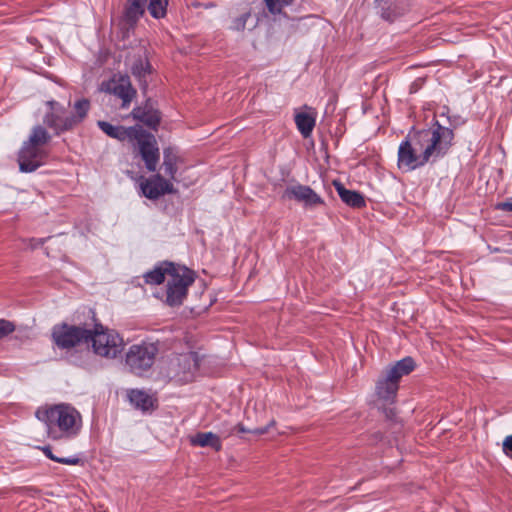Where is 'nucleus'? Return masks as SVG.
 Wrapping results in <instances>:
<instances>
[{
  "label": "nucleus",
  "mask_w": 512,
  "mask_h": 512,
  "mask_svg": "<svg viewBox=\"0 0 512 512\" xmlns=\"http://www.w3.org/2000/svg\"><path fill=\"white\" fill-rule=\"evenodd\" d=\"M102 89L120 98L122 100V108H127L136 96V90L133 88L127 75L114 76L107 83H103Z\"/></svg>",
  "instance_id": "obj_11"
},
{
  "label": "nucleus",
  "mask_w": 512,
  "mask_h": 512,
  "mask_svg": "<svg viewBox=\"0 0 512 512\" xmlns=\"http://www.w3.org/2000/svg\"><path fill=\"white\" fill-rule=\"evenodd\" d=\"M134 119L142 122L147 127L156 130L161 121V114L147 102L143 107H136L132 111Z\"/></svg>",
  "instance_id": "obj_17"
},
{
  "label": "nucleus",
  "mask_w": 512,
  "mask_h": 512,
  "mask_svg": "<svg viewBox=\"0 0 512 512\" xmlns=\"http://www.w3.org/2000/svg\"><path fill=\"white\" fill-rule=\"evenodd\" d=\"M159 353L158 344L142 341L131 345L125 355V365L136 376H143L151 370Z\"/></svg>",
  "instance_id": "obj_8"
},
{
  "label": "nucleus",
  "mask_w": 512,
  "mask_h": 512,
  "mask_svg": "<svg viewBox=\"0 0 512 512\" xmlns=\"http://www.w3.org/2000/svg\"><path fill=\"white\" fill-rule=\"evenodd\" d=\"M86 347L101 358L115 359L124 349V340L117 331L99 322L94 314Z\"/></svg>",
  "instance_id": "obj_4"
},
{
  "label": "nucleus",
  "mask_w": 512,
  "mask_h": 512,
  "mask_svg": "<svg viewBox=\"0 0 512 512\" xmlns=\"http://www.w3.org/2000/svg\"><path fill=\"white\" fill-rule=\"evenodd\" d=\"M128 399L135 408L142 411H147L153 407L152 397L142 390L131 389L128 392Z\"/></svg>",
  "instance_id": "obj_23"
},
{
  "label": "nucleus",
  "mask_w": 512,
  "mask_h": 512,
  "mask_svg": "<svg viewBox=\"0 0 512 512\" xmlns=\"http://www.w3.org/2000/svg\"><path fill=\"white\" fill-rule=\"evenodd\" d=\"M413 90H416V87L411 86L410 92H413Z\"/></svg>",
  "instance_id": "obj_38"
},
{
  "label": "nucleus",
  "mask_w": 512,
  "mask_h": 512,
  "mask_svg": "<svg viewBox=\"0 0 512 512\" xmlns=\"http://www.w3.org/2000/svg\"><path fill=\"white\" fill-rule=\"evenodd\" d=\"M250 15V12H245L240 17L235 18L233 20L231 28L237 31L243 30L245 28L246 21L250 17Z\"/></svg>",
  "instance_id": "obj_31"
},
{
  "label": "nucleus",
  "mask_w": 512,
  "mask_h": 512,
  "mask_svg": "<svg viewBox=\"0 0 512 512\" xmlns=\"http://www.w3.org/2000/svg\"><path fill=\"white\" fill-rule=\"evenodd\" d=\"M171 366L175 372V376H180V374L185 375L186 373H191L193 370L197 369L196 354L185 353L176 355L171 360Z\"/></svg>",
  "instance_id": "obj_18"
},
{
  "label": "nucleus",
  "mask_w": 512,
  "mask_h": 512,
  "mask_svg": "<svg viewBox=\"0 0 512 512\" xmlns=\"http://www.w3.org/2000/svg\"><path fill=\"white\" fill-rule=\"evenodd\" d=\"M15 330V325L5 319H0V339L11 334Z\"/></svg>",
  "instance_id": "obj_30"
},
{
  "label": "nucleus",
  "mask_w": 512,
  "mask_h": 512,
  "mask_svg": "<svg viewBox=\"0 0 512 512\" xmlns=\"http://www.w3.org/2000/svg\"><path fill=\"white\" fill-rule=\"evenodd\" d=\"M147 9L150 15L155 19H162L167 14L169 0H147Z\"/></svg>",
  "instance_id": "obj_26"
},
{
  "label": "nucleus",
  "mask_w": 512,
  "mask_h": 512,
  "mask_svg": "<svg viewBox=\"0 0 512 512\" xmlns=\"http://www.w3.org/2000/svg\"><path fill=\"white\" fill-rule=\"evenodd\" d=\"M178 160L179 158L172 148L169 147L164 149L162 168L164 170V174L172 180L175 179V175L178 170Z\"/></svg>",
  "instance_id": "obj_24"
},
{
  "label": "nucleus",
  "mask_w": 512,
  "mask_h": 512,
  "mask_svg": "<svg viewBox=\"0 0 512 512\" xmlns=\"http://www.w3.org/2000/svg\"><path fill=\"white\" fill-rule=\"evenodd\" d=\"M499 208L503 211L512 212V202L500 203Z\"/></svg>",
  "instance_id": "obj_35"
},
{
  "label": "nucleus",
  "mask_w": 512,
  "mask_h": 512,
  "mask_svg": "<svg viewBox=\"0 0 512 512\" xmlns=\"http://www.w3.org/2000/svg\"><path fill=\"white\" fill-rule=\"evenodd\" d=\"M190 444L198 447H211L215 451L222 449V443L218 435L212 432H198L189 437Z\"/></svg>",
  "instance_id": "obj_20"
},
{
  "label": "nucleus",
  "mask_w": 512,
  "mask_h": 512,
  "mask_svg": "<svg viewBox=\"0 0 512 512\" xmlns=\"http://www.w3.org/2000/svg\"><path fill=\"white\" fill-rule=\"evenodd\" d=\"M335 189L340 199L352 208H363L366 206L363 195L354 190L346 189L340 182H334Z\"/></svg>",
  "instance_id": "obj_19"
},
{
  "label": "nucleus",
  "mask_w": 512,
  "mask_h": 512,
  "mask_svg": "<svg viewBox=\"0 0 512 512\" xmlns=\"http://www.w3.org/2000/svg\"><path fill=\"white\" fill-rule=\"evenodd\" d=\"M414 135L411 139L403 140L398 148V167L405 171H413L418 167L424 166L427 161L423 159L424 154L417 153V147Z\"/></svg>",
  "instance_id": "obj_10"
},
{
  "label": "nucleus",
  "mask_w": 512,
  "mask_h": 512,
  "mask_svg": "<svg viewBox=\"0 0 512 512\" xmlns=\"http://www.w3.org/2000/svg\"><path fill=\"white\" fill-rule=\"evenodd\" d=\"M140 189L142 195L150 200H157L165 194L175 192L171 181L165 179L160 174H155L149 178L143 179L140 182Z\"/></svg>",
  "instance_id": "obj_12"
},
{
  "label": "nucleus",
  "mask_w": 512,
  "mask_h": 512,
  "mask_svg": "<svg viewBox=\"0 0 512 512\" xmlns=\"http://www.w3.org/2000/svg\"><path fill=\"white\" fill-rule=\"evenodd\" d=\"M146 3H147V0H140L141 10L139 13H136V22L144 15Z\"/></svg>",
  "instance_id": "obj_34"
},
{
  "label": "nucleus",
  "mask_w": 512,
  "mask_h": 512,
  "mask_svg": "<svg viewBox=\"0 0 512 512\" xmlns=\"http://www.w3.org/2000/svg\"><path fill=\"white\" fill-rule=\"evenodd\" d=\"M51 139V134L44 126L36 125L31 129L28 139L22 143L17 156L21 172H34L47 162L49 157L47 145Z\"/></svg>",
  "instance_id": "obj_2"
},
{
  "label": "nucleus",
  "mask_w": 512,
  "mask_h": 512,
  "mask_svg": "<svg viewBox=\"0 0 512 512\" xmlns=\"http://www.w3.org/2000/svg\"><path fill=\"white\" fill-rule=\"evenodd\" d=\"M133 141L137 142L138 152L144 161L146 169L149 172H155L160 159L159 147L155 136L140 127Z\"/></svg>",
  "instance_id": "obj_9"
},
{
  "label": "nucleus",
  "mask_w": 512,
  "mask_h": 512,
  "mask_svg": "<svg viewBox=\"0 0 512 512\" xmlns=\"http://www.w3.org/2000/svg\"><path fill=\"white\" fill-rule=\"evenodd\" d=\"M169 266L171 272L166 280L164 302L170 307H176L183 304L196 275L193 270L185 266L178 264Z\"/></svg>",
  "instance_id": "obj_6"
},
{
  "label": "nucleus",
  "mask_w": 512,
  "mask_h": 512,
  "mask_svg": "<svg viewBox=\"0 0 512 512\" xmlns=\"http://www.w3.org/2000/svg\"><path fill=\"white\" fill-rule=\"evenodd\" d=\"M44 454L50 460H53L57 463L66 464V465H77L80 462V459L76 456L74 457H57L52 453V450L49 446L42 448Z\"/></svg>",
  "instance_id": "obj_29"
},
{
  "label": "nucleus",
  "mask_w": 512,
  "mask_h": 512,
  "mask_svg": "<svg viewBox=\"0 0 512 512\" xmlns=\"http://www.w3.org/2000/svg\"><path fill=\"white\" fill-rule=\"evenodd\" d=\"M141 10L140 0H127L124 7V19L129 24L136 23V13Z\"/></svg>",
  "instance_id": "obj_27"
},
{
  "label": "nucleus",
  "mask_w": 512,
  "mask_h": 512,
  "mask_svg": "<svg viewBox=\"0 0 512 512\" xmlns=\"http://www.w3.org/2000/svg\"><path fill=\"white\" fill-rule=\"evenodd\" d=\"M48 108L43 117V123L54 131L56 135L73 130L86 118L90 102L88 99H80L74 103V112H68L67 108L58 101L48 100Z\"/></svg>",
  "instance_id": "obj_3"
},
{
  "label": "nucleus",
  "mask_w": 512,
  "mask_h": 512,
  "mask_svg": "<svg viewBox=\"0 0 512 512\" xmlns=\"http://www.w3.org/2000/svg\"><path fill=\"white\" fill-rule=\"evenodd\" d=\"M399 383L389 377L386 372L376 382V395L384 403H393L397 396Z\"/></svg>",
  "instance_id": "obj_15"
},
{
  "label": "nucleus",
  "mask_w": 512,
  "mask_h": 512,
  "mask_svg": "<svg viewBox=\"0 0 512 512\" xmlns=\"http://www.w3.org/2000/svg\"><path fill=\"white\" fill-rule=\"evenodd\" d=\"M45 241H46L45 238H40V239L32 238L29 240L30 246L32 249H35L36 247L43 245L45 243Z\"/></svg>",
  "instance_id": "obj_33"
},
{
  "label": "nucleus",
  "mask_w": 512,
  "mask_h": 512,
  "mask_svg": "<svg viewBox=\"0 0 512 512\" xmlns=\"http://www.w3.org/2000/svg\"><path fill=\"white\" fill-rule=\"evenodd\" d=\"M90 325L59 323L52 327L51 339L60 350L70 351L81 345H86L90 337Z\"/></svg>",
  "instance_id": "obj_7"
},
{
  "label": "nucleus",
  "mask_w": 512,
  "mask_h": 512,
  "mask_svg": "<svg viewBox=\"0 0 512 512\" xmlns=\"http://www.w3.org/2000/svg\"><path fill=\"white\" fill-rule=\"evenodd\" d=\"M97 125L106 135L119 141H133V138L136 137V133L140 129V126L126 128L123 126L112 125L106 121H98Z\"/></svg>",
  "instance_id": "obj_16"
},
{
  "label": "nucleus",
  "mask_w": 512,
  "mask_h": 512,
  "mask_svg": "<svg viewBox=\"0 0 512 512\" xmlns=\"http://www.w3.org/2000/svg\"><path fill=\"white\" fill-rule=\"evenodd\" d=\"M176 265L173 262H163L159 266H156L153 270L148 271L144 274V279L147 284L158 285L166 282L169 273L171 272L170 266Z\"/></svg>",
  "instance_id": "obj_22"
},
{
  "label": "nucleus",
  "mask_w": 512,
  "mask_h": 512,
  "mask_svg": "<svg viewBox=\"0 0 512 512\" xmlns=\"http://www.w3.org/2000/svg\"><path fill=\"white\" fill-rule=\"evenodd\" d=\"M413 90H416V87L411 86L410 92H413Z\"/></svg>",
  "instance_id": "obj_37"
},
{
  "label": "nucleus",
  "mask_w": 512,
  "mask_h": 512,
  "mask_svg": "<svg viewBox=\"0 0 512 512\" xmlns=\"http://www.w3.org/2000/svg\"><path fill=\"white\" fill-rule=\"evenodd\" d=\"M503 453L512 460V434L507 435L502 442Z\"/></svg>",
  "instance_id": "obj_32"
},
{
  "label": "nucleus",
  "mask_w": 512,
  "mask_h": 512,
  "mask_svg": "<svg viewBox=\"0 0 512 512\" xmlns=\"http://www.w3.org/2000/svg\"><path fill=\"white\" fill-rule=\"evenodd\" d=\"M35 416L46 425L47 435L52 440L72 439L82 428V416L70 404L60 403L38 408Z\"/></svg>",
  "instance_id": "obj_1"
},
{
  "label": "nucleus",
  "mask_w": 512,
  "mask_h": 512,
  "mask_svg": "<svg viewBox=\"0 0 512 512\" xmlns=\"http://www.w3.org/2000/svg\"><path fill=\"white\" fill-rule=\"evenodd\" d=\"M266 432H267V429H266V428H265V429H259V428H258V430H257L258 435H260V434H264V433H266Z\"/></svg>",
  "instance_id": "obj_36"
},
{
  "label": "nucleus",
  "mask_w": 512,
  "mask_h": 512,
  "mask_svg": "<svg viewBox=\"0 0 512 512\" xmlns=\"http://www.w3.org/2000/svg\"><path fill=\"white\" fill-rule=\"evenodd\" d=\"M415 368V362L411 357L403 358L397 361L393 366L388 368L385 372L389 377L393 378L399 383V380L411 373Z\"/></svg>",
  "instance_id": "obj_21"
},
{
  "label": "nucleus",
  "mask_w": 512,
  "mask_h": 512,
  "mask_svg": "<svg viewBox=\"0 0 512 512\" xmlns=\"http://www.w3.org/2000/svg\"><path fill=\"white\" fill-rule=\"evenodd\" d=\"M133 76H135L143 89L147 86L146 77L151 73V65L148 61L139 59L133 63L131 68Z\"/></svg>",
  "instance_id": "obj_25"
},
{
  "label": "nucleus",
  "mask_w": 512,
  "mask_h": 512,
  "mask_svg": "<svg viewBox=\"0 0 512 512\" xmlns=\"http://www.w3.org/2000/svg\"><path fill=\"white\" fill-rule=\"evenodd\" d=\"M268 11L273 14H282L283 9L293 4L294 0H263Z\"/></svg>",
  "instance_id": "obj_28"
},
{
  "label": "nucleus",
  "mask_w": 512,
  "mask_h": 512,
  "mask_svg": "<svg viewBox=\"0 0 512 512\" xmlns=\"http://www.w3.org/2000/svg\"><path fill=\"white\" fill-rule=\"evenodd\" d=\"M454 132L451 128L444 127L438 122L428 130L418 131L414 134L416 144L423 150L427 163L443 157L451 148Z\"/></svg>",
  "instance_id": "obj_5"
},
{
  "label": "nucleus",
  "mask_w": 512,
  "mask_h": 512,
  "mask_svg": "<svg viewBox=\"0 0 512 512\" xmlns=\"http://www.w3.org/2000/svg\"><path fill=\"white\" fill-rule=\"evenodd\" d=\"M316 117L317 112L308 105L303 106V111H295V125L303 138H308L312 135L316 125Z\"/></svg>",
  "instance_id": "obj_14"
},
{
  "label": "nucleus",
  "mask_w": 512,
  "mask_h": 512,
  "mask_svg": "<svg viewBox=\"0 0 512 512\" xmlns=\"http://www.w3.org/2000/svg\"><path fill=\"white\" fill-rule=\"evenodd\" d=\"M284 195L289 199L302 203L307 209H313L325 204L324 199L307 185L295 184L288 186Z\"/></svg>",
  "instance_id": "obj_13"
}]
</instances>
